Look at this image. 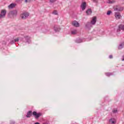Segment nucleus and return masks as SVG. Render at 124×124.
<instances>
[{"label":"nucleus","mask_w":124,"mask_h":124,"mask_svg":"<svg viewBox=\"0 0 124 124\" xmlns=\"http://www.w3.org/2000/svg\"><path fill=\"white\" fill-rule=\"evenodd\" d=\"M6 14V10H1V14H0V19L5 17Z\"/></svg>","instance_id":"1"},{"label":"nucleus","mask_w":124,"mask_h":124,"mask_svg":"<svg viewBox=\"0 0 124 124\" xmlns=\"http://www.w3.org/2000/svg\"><path fill=\"white\" fill-rule=\"evenodd\" d=\"M29 16V13H23V14H21L20 16L21 18L25 19L26 18V17H28Z\"/></svg>","instance_id":"2"},{"label":"nucleus","mask_w":124,"mask_h":124,"mask_svg":"<svg viewBox=\"0 0 124 124\" xmlns=\"http://www.w3.org/2000/svg\"><path fill=\"white\" fill-rule=\"evenodd\" d=\"M32 115L33 116H35V119H38V118H39V117L42 116L41 113H38L37 114V112H35V111L33 112Z\"/></svg>","instance_id":"3"},{"label":"nucleus","mask_w":124,"mask_h":124,"mask_svg":"<svg viewBox=\"0 0 124 124\" xmlns=\"http://www.w3.org/2000/svg\"><path fill=\"white\" fill-rule=\"evenodd\" d=\"M72 25L75 26L76 27H79L80 26V24L78 21L77 20H74L72 22Z\"/></svg>","instance_id":"4"},{"label":"nucleus","mask_w":124,"mask_h":124,"mask_svg":"<svg viewBox=\"0 0 124 124\" xmlns=\"http://www.w3.org/2000/svg\"><path fill=\"white\" fill-rule=\"evenodd\" d=\"M87 3L86 2H82V3L81 4V8L82 11H84L85 10L86 8Z\"/></svg>","instance_id":"5"},{"label":"nucleus","mask_w":124,"mask_h":124,"mask_svg":"<svg viewBox=\"0 0 124 124\" xmlns=\"http://www.w3.org/2000/svg\"><path fill=\"white\" fill-rule=\"evenodd\" d=\"M96 20H97V17L96 16H93L92 17V19L91 20V23L92 24H95L96 22Z\"/></svg>","instance_id":"6"},{"label":"nucleus","mask_w":124,"mask_h":124,"mask_svg":"<svg viewBox=\"0 0 124 124\" xmlns=\"http://www.w3.org/2000/svg\"><path fill=\"white\" fill-rule=\"evenodd\" d=\"M115 16L117 19H119V18H121V17H122L120 13H115Z\"/></svg>","instance_id":"7"},{"label":"nucleus","mask_w":124,"mask_h":124,"mask_svg":"<svg viewBox=\"0 0 124 124\" xmlns=\"http://www.w3.org/2000/svg\"><path fill=\"white\" fill-rule=\"evenodd\" d=\"M32 114V111H29V112H27V114L26 115L27 118H31V117Z\"/></svg>","instance_id":"8"},{"label":"nucleus","mask_w":124,"mask_h":124,"mask_svg":"<svg viewBox=\"0 0 124 124\" xmlns=\"http://www.w3.org/2000/svg\"><path fill=\"white\" fill-rule=\"evenodd\" d=\"M16 5V4H15V3H11L10 5L8 6V8L10 9H11L12 8H14Z\"/></svg>","instance_id":"9"},{"label":"nucleus","mask_w":124,"mask_h":124,"mask_svg":"<svg viewBox=\"0 0 124 124\" xmlns=\"http://www.w3.org/2000/svg\"><path fill=\"white\" fill-rule=\"evenodd\" d=\"M61 30V28L60 27H54V31L56 32H59Z\"/></svg>","instance_id":"10"},{"label":"nucleus","mask_w":124,"mask_h":124,"mask_svg":"<svg viewBox=\"0 0 124 124\" xmlns=\"http://www.w3.org/2000/svg\"><path fill=\"white\" fill-rule=\"evenodd\" d=\"M116 120H115V119H110L109 120V123H111V124H116Z\"/></svg>","instance_id":"11"},{"label":"nucleus","mask_w":124,"mask_h":124,"mask_svg":"<svg viewBox=\"0 0 124 124\" xmlns=\"http://www.w3.org/2000/svg\"><path fill=\"white\" fill-rule=\"evenodd\" d=\"M92 13V11L91 9H88L86 11V14H87V15H91Z\"/></svg>","instance_id":"12"},{"label":"nucleus","mask_w":124,"mask_h":124,"mask_svg":"<svg viewBox=\"0 0 124 124\" xmlns=\"http://www.w3.org/2000/svg\"><path fill=\"white\" fill-rule=\"evenodd\" d=\"M119 29H122V30H124V25L123 24L119 25Z\"/></svg>","instance_id":"13"},{"label":"nucleus","mask_w":124,"mask_h":124,"mask_svg":"<svg viewBox=\"0 0 124 124\" xmlns=\"http://www.w3.org/2000/svg\"><path fill=\"white\" fill-rule=\"evenodd\" d=\"M114 2H115V0H112V1L109 0V1H108V3H114Z\"/></svg>","instance_id":"14"},{"label":"nucleus","mask_w":124,"mask_h":124,"mask_svg":"<svg viewBox=\"0 0 124 124\" xmlns=\"http://www.w3.org/2000/svg\"><path fill=\"white\" fill-rule=\"evenodd\" d=\"M78 33L77 30H74L73 31H72V34H75Z\"/></svg>","instance_id":"15"},{"label":"nucleus","mask_w":124,"mask_h":124,"mask_svg":"<svg viewBox=\"0 0 124 124\" xmlns=\"http://www.w3.org/2000/svg\"><path fill=\"white\" fill-rule=\"evenodd\" d=\"M53 14H54V15H58V12L56 10H55L54 11H53Z\"/></svg>","instance_id":"16"},{"label":"nucleus","mask_w":124,"mask_h":124,"mask_svg":"<svg viewBox=\"0 0 124 124\" xmlns=\"http://www.w3.org/2000/svg\"><path fill=\"white\" fill-rule=\"evenodd\" d=\"M111 13V11H108L107 12V15H110Z\"/></svg>","instance_id":"17"},{"label":"nucleus","mask_w":124,"mask_h":124,"mask_svg":"<svg viewBox=\"0 0 124 124\" xmlns=\"http://www.w3.org/2000/svg\"><path fill=\"white\" fill-rule=\"evenodd\" d=\"M31 0H25V2H30V1H31Z\"/></svg>","instance_id":"18"},{"label":"nucleus","mask_w":124,"mask_h":124,"mask_svg":"<svg viewBox=\"0 0 124 124\" xmlns=\"http://www.w3.org/2000/svg\"><path fill=\"white\" fill-rule=\"evenodd\" d=\"M123 46H122V45H120L119 46V48L121 49L123 48Z\"/></svg>","instance_id":"19"},{"label":"nucleus","mask_w":124,"mask_h":124,"mask_svg":"<svg viewBox=\"0 0 124 124\" xmlns=\"http://www.w3.org/2000/svg\"><path fill=\"white\" fill-rule=\"evenodd\" d=\"M50 2H55L56 1V0H50Z\"/></svg>","instance_id":"20"},{"label":"nucleus","mask_w":124,"mask_h":124,"mask_svg":"<svg viewBox=\"0 0 124 124\" xmlns=\"http://www.w3.org/2000/svg\"><path fill=\"white\" fill-rule=\"evenodd\" d=\"M15 42H18L19 38H17L16 39H15Z\"/></svg>","instance_id":"21"},{"label":"nucleus","mask_w":124,"mask_h":124,"mask_svg":"<svg viewBox=\"0 0 124 124\" xmlns=\"http://www.w3.org/2000/svg\"><path fill=\"white\" fill-rule=\"evenodd\" d=\"M109 58H110V59H112L113 58L112 55H109Z\"/></svg>","instance_id":"22"},{"label":"nucleus","mask_w":124,"mask_h":124,"mask_svg":"<svg viewBox=\"0 0 124 124\" xmlns=\"http://www.w3.org/2000/svg\"><path fill=\"white\" fill-rule=\"evenodd\" d=\"M117 110H113V113H117Z\"/></svg>","instance_id":"23"},{"label":"nucleus","mask_w":124,"mask_h":124,"mask_svg":"<svg viewBox=\"0 0 124 124\" xmlns=\"http://www.w3.org/2000/svg\"><path fill=\"white\" fill-rule=\"evenodd\" d=\"M93 1L94 2H97V0H93Z\"/></svg>","instance_id":"24"},{"label":"nucleus","mask_w":124,"mask_h":124,"mask_svg":"<svg viewBox=\"0 0 124 124\" xmlns=\"http://www.w3.org/2000/svg\"><path fill=\"white\" fill-rule=\"evenodd\" d=\"M35 124H40V123L39 122H35Z\"/></svg>","instance_id":"25"},{"label":"nucleus","mask_w":124,"mask_h":124,"mask_svg":"<svg viewBox=\"0 0 124 124\" xmlns=\"http://www.w3.org/2000/svg\"><path fill=\"white\" fill-rule=\"evenodd\" d=\"M122 61H124V56H123V59H122Z\"/></svg>","instance_id":"26"}]
</instances>
